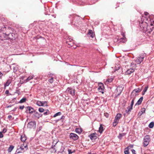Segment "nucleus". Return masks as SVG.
Segmentation results:
<instances>
[{
    "mask_svg": "<svg viewBox=\"0 0 154 154\" xmlns=\"http://www.w3.org/2000/svg\"><path fill=\"white\" fill-rule=\"evenodd\" d=\"M12 106L11 105H9V106H7V108H9V107H11Z\"/></svg>",
    "mask_w": 154,
    "mask_h": 154,
    "instance_id": "nucleus-62",
    "label": "nucleus"
},
{
    "mask_svg": "<svg viewBox=\"0 0 154 154\" xmlns=\"http://www.w3.org/2000/svg\"><path fill=\"white\" fill-rule=\"evenodd\" d=\"M64 116H62V117L60 119H58V120H57V121H59L62 119H64Z\"/></svg>",
    "mask_w": 154,
    "mask_h": 154,
    "instance_id": "nucleus-54",
    "label": "nucleus"
},
{
    "mask_svg": "<svg viewBox=\"0 0 154 154\" xmlns=\"http://www.w3.org/2000/svg\"><path fill=\"white\" fill-rule=\"evenodd\" d=\"M121 35L123 36L124 37H125V33L122 32L121 33Z\"/></svg>",
    "mask_w": 154,
    "mask_h": 154,
    "instance_id": "nucleus-52",
    "label": "nucleus"
},
{
    "mask_svg": "<svg viewBox=\"0 0 154 154\" xmlns=\"http://www.w3.org/2000/svg\"><path fill=\"white\" fill-rule=\"evenodd\" d=\"M134 71V69H133L132 68H131L128 69L126 72L125 73L127 75H129L133 72Z\"/></svg>",
    "mask_w": 154,
    "mask_h": 154,
    "instance_id": "nucleus-14",
    "label": "nucleus"
},
{
    "mask_svg": "<svg viewBox=\"0 0 154 154\" xmlns=\"http://www.w3.org/2000/svg\"><path fill=\"white\" fill-rule=\"evenodd\" d=\"M122 92V91H121L120 92V93L119 94H118V95H117V96H119V95H120V94Z\"/></svg>",
    "mask_w": 154,
    "mask_h": 154,
    "instance_id": "nucleus-63",
    "label": "nucleus"
},
{
    "mask_svg": "<svg viewBox=\"0 0 154 154\" xmlns=\"http://www.w3.org/2000/svg\"><path fill=\"white\" fill-rule=\"evenodd\" d=\"M36 104L39 106H47V102L46 101H37Z\"/></svg>",
    "mask_w": 154,
    "mask_h": 154,
    "instance_id": "nucleus-6",
    "label": "nucleus"
},
{
    "mask_svg": "<svg viewBox=\"0 0 154 154\" xmlns=\"http://www.w3.org/2000/svg\"><path fill=\"white\" fill-rule=\"evenodd\" d=\"M126 41V38L125 37L121 38L120 39V42L124 43Z\"/></svg>",
    "mask_w": 154,
    "mask_h": 154,
    "instance_id": "nucleus-32",
    "label": "nucleus"
},
{
    "mask_svg": "<svg viewBox=\"0 0 154 154\" xmlns=\"http://www.w3.org/2000/svg\"><path fill=\"white\" fill-rule=\"evenodd\" d=\"M46 112L44 113V115L45 116L49 115L50 113V111L48 109H46Z\"/></svg>",
    "mask_w": 154,
    "mask_h": 154,
    "instance_id": "nucleus-33",
    "label": "nucleus"
},
{
    "mask_svg": "<svg viewBox=\"0 0 154 154\" xmlns=\"http://www.w3.org/2000/svg\"><path fill=\"white\" fill-rule=\"evenodd\" d=\"M9 93V91L8 90H7L5 91V94H8Z\"/></svg>",
    "mask_w": 154,
    "mask_h": 154,
    "instance_id": "nucleus-51",
    "label": "nucleus"
},
{
    "mask_svg": "<svg viewBox=\"0 0 154 154\" xmlns=\"http://www.w3.org/2000/svg\"><path fill=\"white\" fill-rule=\"evenodd\" d=\"M34 115L35 117V118H37L38 119H39L40 117H42V114H39L38 112H35L34 114Z\"/></svg>",
    "mask_w": 154,
    "mask_h": 154,
    "instance_id": "nucleus-17",
    "label": "nucleus"
},
{
    "mask_svg": "<svg viewBox=\"0 0 154 154\" xmlns=\"http://www.w3.org/2000/svg\"><path fill=\"white\" fill-rule=\"evenodd\" d=\"M38 111L40 112H42L44 111V109L43 108H39L38 109Z\"/></svg>",
    "mask_w": 154,
    "mask_h": 154,
    "instance_id": "nucleus-37",
    "label": "nucleus"
},
{
    "mask_svg": "<svg viewBox=\"0 0 154 154\" xmlns=\"http://www.w3.org/2000/svg\"><path fill=\"white\" fill-rule=\"evenodd\" d=\"M132 108L131 106H129L127 108V109L126 110L125 112L126 113H127L128 114L130 113V112H131V110L132 109Z\"/></svg>",
    "mask_w": 154,
    "mask_h": 154,
    "instance_id": "nucleus-19",
    "label": "nucleus"
},
{
    "mask_svg": "<svg viewBox=\"0 0 154 154\" xmlns=\"http://www.w3.org/2000/svg\"><path fill=\"white\" fill-rule=\"evenodd\" d=\"M61 115V112H58L57 113H56L55 114L54 116H53V117H56L57 116H60V115Z\"/></svg>",
    "mask_w": 154,
    "mask_h": 154,
    "instance_id": "nucleus-35",
    "label": "nucleus"
},
{
    "mask_svg": "<svg viewBox=\"0 0 154 154\" xmlns=\"http://www.w3.org/2000/svg\"><path fill=\"white\" fill-rule=\"evenodd\" d=\"M105 116L106 117V118H108V114L107 113H106V115L105 114Z\"/></svg>",
    "mask_w": 154,
    "mask_h": 154,
    "instance_id": "nucleus-61",
    "label": "nucleus"
},
{
    "mask_svg": "<svg viewBox=\"0 0 154 154\" xmlns=\"http://www.w3.org/2000/svg\"><path fill=\"white\" fill-rule=\"evenodd\" d=\"M12 117V116H11V115H9L8 116V119H11Z\"/></svg>",
    "mask_w": 154,
    "mask_h": 154,
    "instance_id": "nucleus-55",
    "label": "nucleus"
},
{
    "mask_svg": "<svg viewBox=\"0 0 154 154\" xmlns=\"http://www.w3.org/2000/svg\"><path fill=\"white\" fill-rule=\"evenodd\" d=\"M136 65V63H134V62H132L131 63V66H135Z\"/></svg>",
    "mask_w": 154,
    "mask_h": 154,
    "instance_id": "nucleus-47",
    "label": "nucleus"
},
{
    "mask_svg": "<svg viewBox=\"0 0 154 154\" xmlns=\"http://www.w3.org/2000/svg\"><path fill=\"white\" fill-rule=\"evenodd\" d=\"M67 44L70 46H72L73 45L74 43L72 41L68 42V43H67Z\"/></svg>",
    "mask_w": 154,
    "mask_h": 154,
    "instance_id": "nucleus-38",
    "label": "nucleus"
},
{
    "mask_svg": "<svg viewBox=\"0 0 154 154\" xmlns=\"http://www.w3.org/2000/svg\"><path fill=\"white\" fill-rule=\"evenodd\" d=\"M154 126V122H151L149 125L148 126L150 128H152Z\"/></svg>",
    "mask_w": 154,
    "mask_h": 154,
    "instance_id": "nucleus-28",
    "label": "nucleus"
},
{
    "mask_svg": "<svg viewBox=\"0 0 154 154\" xmlns=\"http://www.w3.org/2000/svg\"><path fill=\"white\" fill-rule=\"evenodd\" d=\"M150 141L149 136L147 135L145 136L143 138V146H146L148 145Z\"/></svg>",
    "mask_w": 154,
    "mask_h": 154,
    "instance_id": "nucleus-1",
    "label": "nucleus"
},
{
    "mask_svg": "<svg viewBox=\"0 0 154 154\" xmlns=\"http://www.w3.org/2000/svg\"><path fill=\"white\" fill-rule=\"evenodd\" d=\"M73 42V39L71 38H67L66 40V43H68V42Z\"/></svg>",
    "mask_w": 154,
    "mask_h": 154,
    "instance_id": "nucleus-34",
    "label": "nucleus"
},
{
    "mask_svg": "<svg viewBox=\"0 0 154 154\" xmlns=\"http://www.w3.org/2000/svg\"><path fill=\"white\" fill-rule=\"evenodd\" d=\"M119 120L115 118V119L114 120L113 122H115L116 123H118Z\"/></svg>",
    "mask_w": 154,
    "mask_h": 154,
    "instance_id": "nucleus-43",
    "label": "nucleus"
},
{
    "mask_svg": "<svg viewBox=\"0 0 154 154\" xmlns=\"http://www.w3.org/2000/svg\"><path fill=\"white\" fill-rule=\"evenodd\" d=\"M133 147V145H131L129 146H128L127 148H128L129 149V148H132Z\"/></svg>",
    "mask_w": 154,
    "mask_h": 154,
    "instance_id": "nucleus-53",
    "label": "nucleus"
},
{
    "mask_svg": "<svg viewBox=\"0 0 154 154\" xmlns=\"http://www.w3.org/2000/svg\"><path fill=\"white\" fill-rule=\"evenodd\" d=\"M126 134L125 133H122V134H119V136H118V137L119 139H122L123 137L125 136Z\"/></svg>",
    "mask_w": 154,
    "mask_h": 154,
    "instance_id": "nucleus-25",
    "label": "nucleus"
},
{
    "mask_svg": "<svg viewBox=\"0 0 154 154\" xmlns=\"http://www.w3.org/2000/svg\"><path fill=\"white\" fill-rule=\"evenodd\" d=\"M14 147V146L13 145L10 146L8 150V152H11L13 149Z\"/></svg>",
    "mask_w": 154,
    "mask_h": 154,
    "instance_id": "nucleus-26",
    "label": "nucleus"
},
{
    "mask_svg": "<svg viewBox=\"0 0 154 154\" xmlns=\"http://www.w3.org/2000/svg\"><path fill=\"white\" fill-rule=\"evenodd\" d=\"M58 143V141L56 142V143L54 144V143H53V144L52 145L51 148L53 150L52 152H56L57 150L58 149V147L57 146V143Z\"/></svg>",
    "mask_w": 154,
    "mask_h": 154,
    "instance_id": "nucleus-12",
    "label": "nucleus"
},
{
    "mask_svg": "<svg viewBox=\"0 0 154 154\" xmlns=\"http://www.w3.org/2000/svg\"><path fill=\"white\" fill-rule=\"evenodd\" d=\"M148 14H149L148 13V12H145L144 13V14L145 15H147Z\"/></svg>",
    "mask_w": 154,
    "mask_h": 154,
    "instance_id": "nucleus-59",
    "label": "nucleus"
},
{
    "mask_svg": "<svg viewBox=\"0 0 154 154\" xmlns=\"http://www.w3.org/2000/svg\"><path fill=\"white\" fill-rule=\"evenodd\" d=\"M68 154H71L73 152L72 151L71 149H69L68 150Z\"/></svg>",
    "mask_w": 154,
    "mask_h": 154,
    "instance_id": "nucleus-44",
    "label": "nucleus"
},
{
    "mask_svg": "<svg viewBox=\"0 0 154 154\" xmlns=\"http://www.w3.org/2000/svg\"><path fill=\"white\" fill-rule=\"evenodd\" d=\"M48 82L51 83H52L54 82L53 78L52 77L50 79H48Z\"/></svg>",
    "mask_w": 154,
    "mask_h": 154,
    "instance_id": "nucleus-36",
    "label": "nucleus"
},
{
    "mask_svg": "<svg viewBox=\"0 0 154 154\" xmlns=\"http://www.w3.org/2000/svg\"><path fill=\"white\" fill-rule=\"evenodd\" d=\"M148 86H146L145 87V88L144 89H143V91L145 92H146V91H147V90L148 89Z\"/></svg>",
    "mask_w": 154,
    "mask_h": 154,
    "instance_id": "nucleus-41",
    "label": "nucleus"
},
{
    "mask_svg": "<svg viewBox=\"0 0 154 154\" xmlns=\"http://www.w3.org/2000/svg\"><path fill=\"white\" fill-rule=\"evenodd\" d=\"M141 90H140V88H139L135 89H134L133 91L132 92L131 95V96H134L136 97V96L137 95L136 93L139 92Z\"/></svg>",
    "mask_w": 154,
    "mask_h": 154,
    "instance_id": "nucleus-10",
    "label": "nucleus"
},
{
    "mask_svg": "<svg viewBox=\"0 0 154 154\" xmlns=\"http://www.w3.org/2000/svg\"><path fill=\"white\" fill-rule=\"evenodd\" d=\"M88 35L90 36L92 38H93L94 36V34L93 32L91 30L89 29V30L88 33Z\"/></svg>",
    "mask_w": 154,
    "mask_h": 154,
    "instance_id": "nucleus-16",
    "label": "nucleus"
},
{
    "mask_svg": "<svg viewBox=\"0 0 154 154\" xmlns=\"http://www.w3.org/2000/svg\"><path fill=\"white\" fill-rule=\"evenodd\" d=\"M11 81L10 79H8L6 83L4 84V87L8 86L11 84Z\"/></svg>",
    "mask_w": 154,
    "mask_h": 154,
    "instance_id": "nucleus-21",
    "label": "nucleus"
},
{
    "mask_svg": "<svg viewBox=\"0 0 154 154\" xmlns=\"http://www.w3.org/2000/svg\"><path fill=\"white\" fill-rule=\"evenodd\" d=\"M26 112L29 114H32L35 112L34 109L31 106H27L26 108Z\"/></svg>",
    "mask_w": 154,
    "mask_h": 154,
    "instance_id": "nucleus-7",
    "label": "nucleus"
},
{
    "mask_svg": "<svg viewBox=\"0 0 154 154\" xmlns=\"http://www.w3.org/2000/svg\"><path fill=\"white\" fill-rule=\"evenodd\" d=\"M122 114L120 113H118L117 114L115 118L116 119L119 120V119L120 118L122 117Z\"/></svg>",
    "mask_w": 154,
    "mask_h": 154,
    "instance_id": "nucleus-24",
    "label": "nucleus"
},
{
    "mask_svg": "<svg viewBox=\"0 0 154 154\" xmlns=\"http://www.w3.org/2000/svg\"><path fill=\"white\" fill-rule=\"evenodd\" d=\"M131 151L133 154H137L136 153V151L135 150H134V149H131Z\"/></svg>",
    "mask_w": 154,
    "mask_h": 154,
    "instance_id": "nucleus-42",
    "label": "nucleus"
},
{
    "mask_svg": "<svg viewBox=\"0 0 154 154\" xmlns=\"http://www.w3.org/2000/svg\"><path fill=\"white\" fill-rule=\"evenodd\" d=\"M143 99V97H141L138 100L137 103L135 104V106H136L137 105H140L142 102Z\"/></svg>",
    "mask_w": 154,
    "mask_h": 154,
    "instance_id": "nucleus-15",
    "label": "nucleus"
},
{
    "mask_svg": "<svg viewBox=\"0 0 154 154\" xmlns=\"http://www.w3.org/2000/svg\"><path fill=\"white\" fill-rule=\"evenodd\" d=\"M26 97H23L22 98L19 102V103H24L26 102Z\"/></svg>",
    "mask_w": 154,
    "mask_h": 154,
    "instance_id": "nucleus-29",
    "label": "nucleus"
},
{
    "mask_svg": "<svg viewBox=\"0 0 154 154\" xmlns=\"http://www.w3.org/2000/svg\"><path fill=\"white\" fill-rule=\"evenodd\" d=\"M118 123H116L115 122H113V126L114 127H115L116 126V125H117L118 124Z\"/></svg>",
    "mask_w": 154,
    "mask_h": 154,
    "instance_id": "nucleus-49",
    "label": "nucleus"
},
{
    "mask_svg": "<svg viewBox=\"0 0 154 154\" xmlns=\"http://www.w3.org/2000/svg\"><path fill=\"white\" fill-rule=\"evenodd\" d=\"M36 127V123L35 121H31L27 124V127L30 129L34 128Z\"/></svg>",
    "mask_w": 154,
    "mask_h": 154,
    "instance_id": "nucleus-5",
    "label": "nucleus"
},
{
    "mask_svg": "<svg viewBox=\"0 0 154 154\" xmlns=\"http://www.w3.org/2000/svg\"><path fill=\"white\" fill-rule=\"evenodd\" d=\"M3 137V135L2 132H0V138H2Z\"/></svg>",
    "mask_w": 154,
    "mask_h": 154,
    "instance_id": "nucleus-46",
    "label": "nucleus"
},
{
    "mask_svg": "<svg viewBox=\"0 0 154 154\" xmlns=\"http://www.w3.org/2000/svg\"><path fill=\"white\" fill-rule=\"evenodd\" d=\"M146 109L145 108H143L141 109V112H142V113H144L145 112Z\"/></svg>",
    "mask_w": 154,
    "mask_h": 154,
    "instance_id": "nucleus-40",
    "label": "nucleus"
},
{
    "mask_svg": "<svg viewBox=\"0 0 154 154\" xmlns=\"http://www.w3.org/2000/svg\"><path fill=\"white\" fill-rule=\"evenodd\" d=\"M3 75V74L1 72H0V78H1V77Z\"/></svg>",
    "mask_w": 154,
    "mask_h": 154,
    "instance_id": "nucleus-57",
    "label": "nucleus"
},
{
    "mask_svg": "<svg viewBox=\"0 0 154 154\" xmlns=\"http://www.w3.org/2000/svg\"><path fill=\"white\" fill-rule=\"evenodd\" d=\"M113 79H108L106 81V82H108V83H110L112 82V81Z\"/></svg>",
    "mask_w": 154,
    "mask_h": 154,
    "instance_id": "nucleus-39",
    "label": "nucleus"
},
{
    "mask_svg": "<svg viewBox=\"0 0 154 154\" xmlns=\"http://www.w3.org/2000/svg\"><path fill=\"white\" fill-rule=\"evenodd\" d=\"M144 55H143L141 56L138 57L135 60L136 63L137 64H140L143 61V59L144 57Z\"/></svg>",
    "mask_w": 154,
    "mask_h": 154,
    "instance_id": "nucleus-3",
    "label": "nucleus"
},
{
    "mask_svg": "<svg viewBox=\"0 0 154 154\" xmlns=\"http://www.w3.org/2000/svg\"><path fill=\"white\" fill-rule=\"evenodd\" d=\"M33 77H34L33 75H32L29 76V77H28L27 78V79H26V81H30V80H31V79H33Z\"/></svg>",
    "mask_w": 154,
    "mask_h": 154,
    "instance_id": "nucleus-31",
    "label": "nucleus"
},
{
    "mask_svg": "<svg viewBox=\"0 0 154 154\" xmlns=\"http://www.w3.org/2000/svg\"><path fill=\"white\" fill-rule=\"evenodd\" d=\"M124 152L125 154H130L128 148H126L125 149Z\"/></svg>",
    "mask_w": 154,
    "mask_h": 154,
    "instance_id": "nucleus-30",
    "label": "nucleus"
},
{
    "mask_svg": "<svg viewBox=\"0 0 154 154\" xmlns=\"http://www.w3.org/2000/svg\"><path fill=\"white\" fill-rule=\"evenodd\" d=\"M75 131L78 134H81L82 131V129L79 128H76Z\"/></svg>",
    "mask_w": 154,
    "mask_h": 154,
    "instance_id": "nucleus-23",
    "label": "nucleus"
},
{
    "mask_svg": "<svg viewBox=\"0 0 154 154\" xmlns=\"http://www.w3.org/2000/svg\"><path fill=\"white\" fill-rule=\"evenodd\" d=\"M151 26H153V24H154V21L153 20H152V21H151Z\"/></svg>",
    "mask_w": 154,
    "mask_h": 154,
    "instance_id": "nucleus-50",
    "label": "nucleus"
},
{
    "mask_svg": "<svg viewBox=\"0 0 154 154\" xmlns=\"http://www.w3.org/2000/svg\"><path fill=\"white\" fill-rule=\"evenodd\" d=\"M20 139L22 142H24L26 140V139L25 136L21 135Z\"/></svg>",
    "mask_w": 154,
    "mask_h": 154,
    "instance_id": "nucleus-27",
    "label": "nucleus"
},
{
    "mask_svg": "<svg viewBox=\"0 0 154 154\" xmlns=\"http://www.w3.org/2000/svg\"><path fill=\"white\" fill-rule=\"evenodd\" d=\"M24 106L23 105V106H20L19 108L21 109H23L24 108Z\"/></svg>",
    "mask_w": 154,
    "mask_h": 154,
    "instance_id": "nucleus-48",
    "label": "nucleus"
},
{
    "mask_svg": "<svg viewBox=\"0 0 154 154\" xmlns=\"http://www.w3.org/2000/svg\"><path fill=\"white\" fill-rule=\"evenodd\" d=\"M98 91L101 92L102 94H103L104 92L103 91L104 89V85L102 83H100L98 84Z\"/></svg>",
    "mask_w": 154,
    "mask_h": 154,
    "instance_id": "nucleus-4",
    "label": "nucleus"
},
{
    "mask_svg": "<svg viewBox=\"0 0 154 154\" xmlns=\"http://www.w3.org/2000/svg\"><path fill=\"white\" fill-rule=\"evenodd\" d=\"M140 26L141 28H143L144 30H146L147 29L148 24L146 22H142L139 23Z\"/></svg>",
    "mask_w": 154,
    "mask_h": 154,
    "instance_id": "nucleus-2",
    "label": "nucleus"
},
{
    "mask_svg": "<svg viewBox=\"0 0 154 154\" xmlns=\"http://www.w3.org/2000/svg\"><path fill=\"white\" fill-rule=\"evenodd\" d=\"M66 92L72 96L75 95V90L72 88H68L66 89Z\"/></svg>",
    "mask_w": 154,
    "mask_h": 154,
    "instance_id": "nucleus-11",
    "label": "nucleus"
},
{
    "mask_svg": "<svg viewBox=\"0 0 154 154\" xmlns=\"http://www.w3.org/2000/svg\"><path fill=\"white\" fill-rule=\"evenodd\" d=\"M145 92L143 91L142 92V94L143 95H144L145 94Z\"/></svg>",
    "mask_w": 154,
    "mask_h": 154,
    "instance_id": "nucleus-60",
    "label": "nucleus"
},
{
    "mask_svg": "<svg viewBox=\"0 0 154 154\" xmlns=\"http://www.w3.org/2000/svg\"><path fill=\"white\" fill-rule=\"evenodd\" d=\"M15 35L13 32H12L7 34L5 36L7 37L5 38H8L11 39H15Z\"/></svg>",
    "mask_w": 154,
    "mask_h": 154,
    "instance_id": "nucleus-9",
    "label": "nucleus"
},
{
    "mask_svg": "<svg viewBox=\"0 0 154 154\" xmlns=\"http://www.w3.org/2000/svg\"><path fill=\"white\" fill-rule=\"evenodd\" d=\"M143 114V113H142V112H141V111L139 112L138 113V115L139 116H141L142 114Z\"/></svg>",
    "mask_w": 154,
    "mask_h": 154,
    "instance_id": "nucleus-56",
    "label": "nucleus"
},
{
    "mask_svg": "<svg viewBox=\"0 0 154 154\" xmlns=\"http://www.w3.org/2000/svg\"><path fill=\"white\" fill-rule=\"evenodd\" d=\"M89 137L92 140H95L97 138V134L95 133L91 134L90 135Z\"/></svg>",
    "mask_w": 154,
    "mask_h": 154,
    "instance_id": "nucleus-13",
    "label": "nucleus"
},
{
    "mask_svg": "<svg viewBox=\"0 0 154 154\" xmlns=\"http://www.w3.org/2000/svg\"><path fill=\"white\" fill-rule=\"evenodd\" d=\"M131 98H132V99L131 101V106H131V107H133V106L134 104V101L136 97H134V96H132V97L131 96Z\"/></svg>",
    "mask_w": 154,
    "mask_h": 154,
    "instance_id": "nucleus-20",
    "label": "nucleus"
},
{
    "mask_svg": "<svg viewBox=\"0 0 154 154\" xmlns=\"http://www.w3.org/2000/svg\"><path fill=\"white\" fill-rule=\"evenodd\" d=\"M24 148L23 146H20L19 148H18L17 149L16 152L17 153H19L20 152H21L23 150Z\"/></svg>",
    "mask_w": 154,
    "mask_h": 154,
    "instance_id": "nucleus-18",
    "label": "nucleus"
},
{
    "mask_svg": "<svg viewBox=\"0 0 154 154\" xmlns=\"http://www.w3.org/2000/svg\"><path fill=\"white\" fill-rule=\"evenodd\" d=\"M119 88V87H118L117 88H116V90H117V91H118V88Z\"/></svg>",
    "mask_w": 154,
    "mask_h": 154,
    "instance_id": "nucleus-64",
    "label": "nucleus"
},
{
    "mask_svg": "<svg viewBox=\"0 0 154 154\" xmlns=\"http://www.w3.org/2000/svg\"><path fill=\"white\" fill-rule=\"evenodd\" d=\"M69 137L74 140H78L79 138L78 136L76 134L73 133H71L69 135Z\"/></svg>",
    "mask_w": 154,
    "mask_h": 154,
    "instance_id": "nucleus-8",
    "label": "nucleus"
},
{
    "mask_svg": "<svg viewBox=\"0 0 154 154\" xmlns=\"http://www.w3.org/2000/svg\"><path fill=\"white\" fill-rule=\"evenodd\" d=\"M17 107H16L14 108V109H13L12 111H15L16 110V109H17Z\"/></svg>",
    "mask_w": 154,
    "mask_h": 154,
    "instance_id": "nucleus-58",
    "label": "nucleus"
},
{
    "mask_svg": "<svg viewBox=\"0 0 154 154\" xmlns=\"http://www.w3.org/2000/svg\"><path fill=\"white\" fill-rule=\"evenodd\" d=\"M103 130V127L102 125H100L99 128V132L100 133H102Z\"/></svg>",
    "mask_w": 154,
    "mask_h": 154,
    "instance_id": "nucleus-22",
    "label": "nucleus"
},
{
    "mask_svg": "<svg viewBox=\"0 0 154 154\" xmlns=\"http://www.w3.org/2000/svg\"><path fill=\"white\" fill-rule=\"evenodd\" d=\"M6 131L7 129L5 128H4L3 129L2 131V133H5L6 132Z\"/></svg>",
    "mask_w": 154,
    "mask_h": 154,
    "instance_id": "nucleus-45",
    "label": "nucleus"
}]
</instances>
